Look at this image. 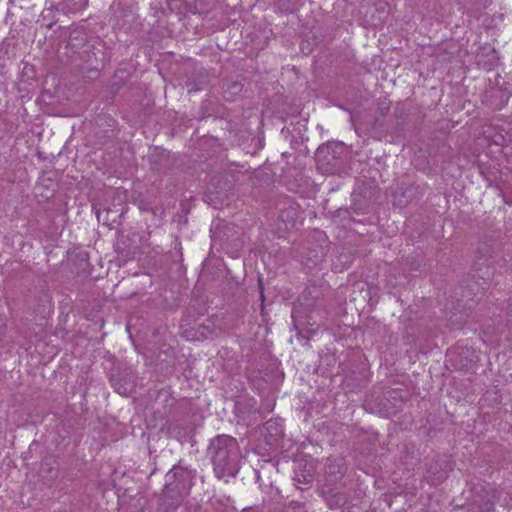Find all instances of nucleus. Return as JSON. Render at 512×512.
<instances>
[{"mask_svg":"<svg viewBox=\"0 0 512 512\" xmlns=\"http://www.w3.org/2000/svg\"><path fill=\"white\" fill-rule=\"evenodd\" d=\"M389 111V106H383V107H380L379 108V113L382 115V116H385Z\"/></svg>","mask_w":512,"mask_h":512,"instance_id":"4468645a","label":"nucleus"},{"mask_svg":"<svg viewBox=\"0 0 512 512\" xmlns=\"http://www.w3.org/2000/svg\"><path fill=\"white\" fill-rule=\"evenodd\" d=\"M299 305L310 310L311 314L308 316L310 320H313V324H316L315 329H309V332L315 333L320 326L313 316L316 310L323 308L322 300L319 298V291L316 288L306 289L299 297Z\"/></svg>","mask_w":512,"mask_h":512,"instance_id":"20e7f679","label":"nucleus"},{"mask_svg":"<svg viewBox=\"0 0 512 512\" xmlns=\"http://www.w3.org/2000/svg\"><path fill=\"white\" fill-rule=\"evenodd\" d=\"M208 456L217 478L234 477L239 470V449L235 438L218 435L208 447Z\"/></svg>","mask_w":512,"mask_h":512,"instance_id":"f257e3e1","label":"nucleus"},{"mask_svg":"<svg viewBox=\"0 0 512 512\" xmlns=\"http://www.w3.org/2000/svg\"><path fill=\"white\" fill-rule=\"evenodd\" d=\"M494 254V245L491 242H480L477 248L478 260H487Z\"/></svg>","mask_w":512,"mask_h":512,"instance_id":"423d86ee","label":"nucleus"},{"mask_svg":"<svg viewBox=\"0 0 512 512\" xmlns=\"http://www.w3.org/2000/svg\"><path fill=\"white\" fill-rule=\"evenodd\" d=\"M195 474L183 467L181 463L174 465L165 475V484L161 494V505L167 512L174 511L188 495Z\"/></svg>","mask_w":512,"mask_h":512,"instance_id":"f03ea898","label":"nucleus"},{"mask_svg":"<svg viewBox=\"0 0 512 512\" xmlns=\"http://www.w3.org/2000/svg\"><path fill=\"white\" fill-rule=\"evenodd\" d=\"M230 88L234 93H239L242 90V85L240 83H233Z\"/></svg>","mask_w":512,"mask_h":512,"instance_id":"f8f14e48","label":"nucleus"},{"mask_svg":"<svg viewBox=\"0 0 512 512\" xmlns=\"http://www.w3.org/2000/svg\"><path fill=\"white\" fill-rule=\"evenodd\" d=\"M259 288H260V298L263 301L264 300V288L262 285V279L259 278Z\"/></svg>","mask_w":512,"mask_h":512,"instance_id":"ddd939ff","label":"nucleus"},{"mask_svg":"<svg viewBox=\"0 0 512 512\" xmlns=\"http://www.w3.org/2000/svg\"><path fill=\"white\" fill-rule=\"evenodd\" d=\"M479 508L482 512H491L494 510V501L491 499L483 500L479 504Z\"/></svg>","mask_w":512,"mask_h":512,"instance_id":"9d476101","label":"nucleus"},{"mask_svg":"<svg viewBox=\"0 0 512 512\" xmlns=\"http://www.w3.org/2000/svg\"><path fill=\"white\" fill-rule=\"evenodd\" d=\"M341 147L338 144L321 145L316 152V159L318 163L331 164L332 160L336 159L335 148Z\"/></svg>","mask_w":512,"mask_h":512,"instance_id":"39448f33","label":"nucleus"},{"mask_svg":"<svg viewBox=\"0 0 512 512\" xmlns=\"http://www.w3.org/2000/svg\"><path fill=\"white\" fill-rule=\"evenodd\" d=\"M347 502V497L343 493H335L327 498V504L330 508H338Z\"/></svg>","mask_w":512,"mask_h":512,"instance_id":"0eeeda50","label":"nucleus"},{"mask_svg":"<svg viewBox=\"0 0 512 512\" xmlns=\"http://www.w3.org/2000/svg\"><path fill=\"white\" fill-rule=\"evenodd\" d=\"M294 480L298 484H309L313 481V474L311 471H296Z\"/></svg>","mask_w":512,"mask_h":512,"instance_id":"6e6552de","label":"nucleus"},{"mask_svg":"<svg viewBox=\"0 0 512 512\" xmlns=\"http://www.w3.org/2000/svg\"><path fill=\"white\" fill-rule=\"evenodd\" d=\"M298 313H299V309H298V308H295V309L293 310L292 316H293V317H295Z\"/></svg>","mask_w":512,"mask_h":512,"instance_id":"2eb2a0df","label":"nucleus"},{"mask_svg":"<svg viewBox=\"0 0 512 512\" xmlns=\"http://www.w3.org/2000/svg\"><path fill=\"white\" fill-rule=\"evenodd\" d=\"M74 5V9H81L88 4V0H71Z\"/></svg>","mask_w":512,"mask_h":512,"instance_id":"9b49d317","label":"nucleus"},{"mask_svg":"<svg viewBox=\"0 0 512 512\" xmlns=\"http://www.w3.org/2000/svg\"><path fill=\"white\" fill-rule=\"evenodd\" d=\"M121 381H122L121 379H118L115 377L112 378V383H113L115 390L120 395H127L131 391V386H128L126 381L124 384H122Z\"/></svg>","mask_w":512,"mask_h":512,"instance_id":"1a4fd4ad","label":"nucleus"},{"mask_svg":"<svg viewBox=\"0 0 512 512\" xmlns=\"http://www.w3.org/2000/svg\"><path fill=\"white\" fill-rule=\"evenodd\" d=\"M223 332L220 324L213 319H208L197 328L186 329L183 335L192 341H201L218 337Z\"/></svg>","mask_w":512,"mask_h":512,"instance_id":"7ed1b4c3","label":"nucleus"}]
</instances>
